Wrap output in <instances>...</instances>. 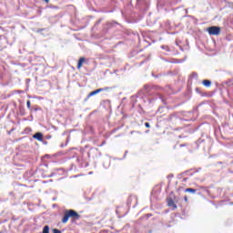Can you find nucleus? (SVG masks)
I'll list each match as a JSON object with an SVG mask.
<instances>
[{
    "instance_id": "f257e3e1",
    "label": "nucleus",
    "mask_w": 233,
    "mask_h": 233,
    "mask_svg": "<svg viewBox=\"0 0 233 233\" xmlns=\"http://www.w3.org/2000/svg\"><path fill=\"white\" fill-rule=\"evenodd\" d=\"M69 218H71V219L73 221H77V219H79V218H81V215H79V213H77L74 209H66L64 213V217L62 218V223H64V224L68 223Z\"/></svg>"
},
{
    "instance_id": "f03ea898",
    "label": "nucleus",
    "mask_w": 233,
    "mask_h": 233,
    "mask_svg": "<svg viewBox=\"0 0 233 233\" xmlns=\"http://www.w3.org/2000/svg\"><path fill=\"white\" fill-rule=\"evenodd\" d=\"M207 32L209 34V35H219L221 34V27L213 25L208 27Z\"/></svg>"
},
{
    "instance_id": "7ed1b4c3",
    "label": "nucleus",
    "mask_w": 233,
    "mask_h": 233,
    "mask_svg": "<svg viewBox=\"0 0 233 233\" xmlns=\"http://www.w3.org/2000/svg\"><path fill=\"white\" fill-rule=\"evenodd\" d=\"M167 207H169V208H172V210H176V208H177V205H176L174 199H172L171 198L167 199Z\"/></svg>"
},
{
    "instance_id": "20e7f679",
    "label": "nucleus",
    "mask_w": 233,
    "mask_h": 233,
    "mask_svg": "<svg viewBox=\"0 0 233 233\" xmlns=\"http://www.w3.org/2000/svg\"><path fill=\"white\" fill-rule=\"evenodd\" d=\"M105 90H108V87H106V88H98L95 91H92L90 92L88 95H87V98H90L92 97V96H96V94H99L100 92H103Z\"/></svg>"
},
{
    "instance_id": "39448f33",
    "label": "nucleus",
    "mask_w": 233,
    "mask_h": 233,
    "mask_svg": "<svg viewBox=\"0 0 233 233\" xmlns=\"http://www.w3.org/2000/svg\"><path fill=\"white\" fill-rule=\"evenodd\" d=\"M86 61L85 57H80L76 66V68L79 70L83 68V64Z\"/></svg>"
},
{
    "instance_id": "423d86ee",
    "label": "nucleus",
    "mask_w": 233,
    "mask_h": 233,
    "mask_svg": "<svg viewBox=\"0 0 233 233\" xmlns=\"http://www.w3.org/2000/svg\"><path fill=\"white\" fill-rule=\"evenodd\" d=\"M33 137L37 139V141H43V135L40 132L35 133Z\"/></svg>"
},
{
    "instance_id": "0eeeda50",
    "label": "nucleus",
    "mask_w": 233,
    "mask_h": 233,
    "mask_svg": "<svg viewBox=\"0 0 233 233\" xmlns=\"http://www.w3.org/2000/svg\"><path fill=\"white\" fill-rule=\"evenodd\" d=\"M202 85H204V86L208 87V86H210L212 85V82L210 80H207L206 79V80L202 81Z\"/></svg>"
},
{
    "instance_id": "6e6552de",
    "label": "nucleus",
    "mask_w": 233,
    "mask_h": 233,
    "mask_svg": "<svg viewBox=\"0 0 233 233\" xmlns=\"http://www.w3.org/2000/svg\"><path fill=\"white\" fill-rule=\"evenodd\" d=\"M185 192H190L191 194H196V192H198L197 189L192 188V187H188L185 189Z\"/></svg>"
},
{
    "instance_id": "1a4fd4ad",
    "label": "nucleus",
    "mask_w": 233,
    "mask_h": 233,
    "mask_svg": "<svg viewBox=\"0 0 233 233\" xmlns=\"http://www.w3.org/2000/svg\"><path fill=\"white\" fill-rule=\"evenodd\" d=\"M43 233H50V227L45 226L43 228Z\"/></svg>"
},
{
    "instance_id": "9d476101",
    "label": "nucleus",
    "mask_w": 233,
    "mask_h": 233,
    "mask_svg": "<svg viewBox=\"0 0 233 233\" xmlns=\"http://www.w3.org/2000/svg\"><path fill=\"white\" fill-rule=\"evenodd\" d=\"M53 233H61V230L57 229V228H54L53 229Z\"/></svg>"
},
{
    "instance_id": "9b49d317",
    "label": "nucleus",
    "mask_w": 233,
    "mask_h": 233,
    "mask_svg": "<svg viewBox=\"0 0 233 233\" xmlns=\"http://www.w3.org/2000/svg\"><path fill=\"white\" fill-rule=\"evenodd\" d=\"M145 127H146V128H150V123L146 122V123H145Z\"/></svg>"
},
{
    "instance_id": "f8f14e48",
    "label": "nucleus",
    "mask_w": 233,
    "mask_h": 233,
    "mask_svg": "<svg viewBox=\"0 0 233 233\" xmlns=\"http://www.w3.org/2000/svg\"><path fill=\"white\" fill-rule=\"evenodd\" d=\"M26 106H27V108H30V106H31V102H30V100H27Z\"/></svg>"
},
{
    "instance_id": "ddd939ff",
    "label": "nucleus",
    "mask_w": 233,
    "mask_h": 233,
    "mask_svg": "<svg viewBox=\"0 0 233 233\" xmlns=\"http://www.w3.org/2000/svg\"><path fill=\"white\" fill-rule=\"evenodd\" d=\"M185 201H188V198L187 196L184 197Z\"/></svg>"
},
{
    "instance_id": "4468645a",
    "label": "nucleus",
    "mask_w": 233,
    "mask_h": 233,
    "mask_svg": "<svg viewBox=\"0 0 233 233\" xmlns=\"http://www.w3.org/2000/svg\"><path fill=\"white\" fill-rule=\"evenodd\" d=\"M45 3H50V0H44Z\"/></svg>"
},
{
    "instance_id": "2eb2a0df",
    "label": "nucleus",
    "mask_w": 233,
    "mask_h": 233,
    "mask_svg": "<svg viewBox=\"0 0 233 233\" xmlns=\"http://www.w3.org/2000/svg\"><path fill=\"white\" fill-rule=\"evenodd\" d=\"M187 144H184V145H180V147H187Z\"/></svg>"
},
{
    "instance_id": "dca6fc26",
    "label": "nucleus",
    "mask_w": 233,
    "mask_h": 233,
    "mask_svg": "<svg viewBox=\"0 0 233 233\" xmlns=\"http://www.w3.org/2000/svg\"><path fill=\"white\" fill-rule=\"evenodd\" d=\"M194 174H198V171H195V172L192 174V176H194Z\"/></svg>"
},
{
    "instance_id": "f3484780",
    "label": "nucleus",
    "mask_w": 233,
    "mask_h": 233,
    "mask_svg": "<svg viewBox=\"0 0 233 233\" xmlns=\"http://www.w3.org/2000/svg\"><path fill=\"white\" fill-rule=\"evenodd\" d=\"M231 6H233V3H231Z\"/></svg>"
}]
</instances>
